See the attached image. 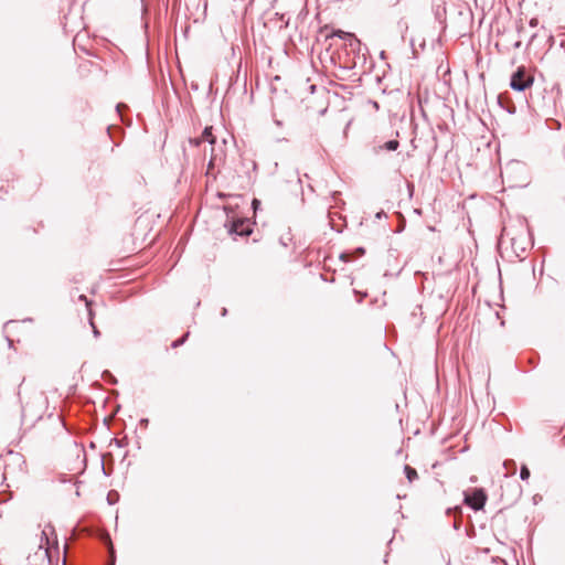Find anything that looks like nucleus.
Here are the masks:
<instances>
[{
	"label": "nucleus",
	"instance_id": "f3484780",
	"mask_svg": "<svg viewBox=\"0 0 565 565\" xmlns=\"http://www.w3.org/2000/svg\"><path fill=\"white\" fill-rule=\"evenodd\" d=\"M107 454L102 455V471L104 476L109 477L113 473V468L105 465Z\"/></svg>",
	"mask_w": 565,
	"mask_h": 565
},
{
	"label": "nucleus",
	"instance_id": "603ef678",
	"mask_svg": "<svg viewBox=\"0 0 565 565\" xmlns=\"http://www.w3.org/2000/svg\"><path fill=\"white\" fill-rule=\"evenodd\" d=\"M275 124H276L277 126H281V125H282V122H281L280 120H278V119H276V120H275Z\"/></svg>",
	"mask_w": 565,
	"mask_h": 565
},
{
	"label": "nucleus",
	"instance_id": "3c124183",
	"mask_svg": "<svg viewBox=\"0 0 565 565\" xmlns=\"http://www.w3.org/2000/svg\"><path fill=\"white\" fill-rule=\"evenodd\" d=\"M547 38H548V41H550V42H551V44H552V43H553V41H554L553 35H552V34H548V35H547Z\"/></svg>",
	"mask_w": 565,
	"mask_h": 565
},
{
	"label": "nucleus",
	"instance_id": "79ce46f5",
	"mask_svg": "<svg viewBox=\"0 0 565 565\" xmlns=\"http://www.w3.org/2000/svg\"><path fill=\"white\" fill-rule=\"evenodd\" d=\"M15 321L9 320L3 324V329L6 330L11 323H14Z\"/></svg>",
	"mask_w": 565,
	"mask_h": 565
},
{
	"label": "nucleus",
	"instance_id": "7c9ffc66",
	"mask_svg": "<svg viewBox=\"0 0 565 565\" xmlns=\"http://www.w3.org/2000/svg\"><path fill=\"white\" fill-rule=\"evenodd\" d=\"M139 425L146 428L149 425V418H146V417L140 418Z\"/></svg>",
	"mask_w": 565,
	"mask_h": 565
},
{
	"label": "nucleus",
	"instance_id": "6e6552de",
	"mask_svg": "<svg viewBox=\"0 0 565 565\" xmlns=\"http://www.w3.org/2000/svg\"><path fill=\"white\" fill-rule=\"evenodd\" d=\"M78 300L84 301L87 311V320L89 326H93L95 319V311L93 310V300H89L85 295H79Z\"/></svg>",
	"mask_w": 565,
	"mask_h": 565
},
{
	"label": "nucleus",
	"instance_id": "9b49d317",
	"mask_svg": "<svg viewBox=\"0 0 565 565\" xmlns=\"http://www.w3.org/2000/svg\"><path fill=\"white\" fill-rule=\"evenodd\" d=\"M73 454L76 458H82L83 469L86 468V454L83 447L78 446L76 441H73Z\"/></svg>",
	"mask_w": 565,
	"mask_h": 565
},
{
	"label": "nucleus",
	"instance_id": "393cba45",
	"mask_svg": "<svg viewBox=\"0 0 565 565\" xmlns=\"http://www.w3.org/2000/svg\"><path fill=\"white\" fill-rule=\"evenodd\" d=\"M460 512H461V508L459 505L451 507L446 510L447 515H456L457 513H460Z\"/></svg>",
	"mask_w": 565,
	"mask_h": 565
},
{
	"label": "nucleus",
	"instance_id": "473e14b6",
	"mask_svg": "<svg viewBox=\"0 0 565 565\" xmlns=\"http://www.w3.org/2000/svg\"><path fill=\"white\" fill-rule=\"evenodd\" d=\"M350 51L355 55V57L360 58L362 46L360 49H350Z\"/></svg>",
	"mask_w": 565,
	"mask_h": 565
},
{
	"label": "nucleus",
	"instance_id": "37998d69",
	"mask_svg": "<svg viewBox=\"0 0 565 565\" xmlns=\"http://www.w3.org/2000/svg\"><path fill=\"white\" fill-rule=\"evenodd\" d=\"M279 243L285 247L287 246V242L285 241L284 236L279 238Z\"/></svg>",
	"mask_w": 565,
	"mask_h": 565
},
{
	"label": "nucleus",
	"instance_id": "4c0bfd02",
	"mask_svg": "<svg viewBox=\"0 0 565 565\" xmlns=\"http://www.w3.org/2000/svg\"><path fill=\"white\" fill-rule=\"evenodd\" d=\"M539 21L536 18H533L530 20V26L535 28L537 25Z\"/></svg>",
	"mask_w": 565,
	"mask_h": 565
},
{
	"label": "nucleus",
	"instance_id": "412c9836",
	"mask_svg": "<svg viewBox=\"0 0 565 565\" xmlns=\"http://www.w3.org/2000/svg\"><path fill=\"white\" fill-rule=\"evenodd\" d=\"M102 377H103V380H104V381H107V382H109V383H116V379H115V376H114V375L111 374V372H110V371H108V370H105V371L103 372Z\"/></svg>",
	"mask_w": 565,
	"mask_h": 565
},
{
	"label": "nucleus",
	"instance_id": "6ab92c4d",
	"mask_svg": "<svg viewBox=\"0 0 565 565\" xmlns=\"http://www.w3.org/2000/svg\"><path fill=\"white\" fill-rule=\"evenodd\" d=\"M540 363V355L539 353L534 352L531 354V356L529 358V364L532 366V367H536Z\"/></svg>",
	"mask_w": 565,
	"mask_h": 565
},
{
	"label": "nucleus",
	"instance_id": "c9c22d12",
	"mask_svg": "<svg viewBox=\"0 0 565 565\" xmlns=\"http://www.w3.org/2000/svg\"><path fill=\"white\" fill-rule=\"evenodd\" d=\"M539 38V33H533L530 38L529 45L533 44L534 41Z\"/></svg>",
	"mask_w": 565,
	"mask_h": 565
},
{
	"label": "nucleus",
	"instance_id": "58836bf2",
	"mask_svg": "<svg viewBox=\"0 0 565 565\" xmlns=\"http://www.w3.org/2000/svg\"><path fill=\"white\" fill-rule=\"evenodd\" d=\"M216 157L212 154L210 161H209V169L212 168V166L215 163Z\"/></svg>",
	"mask_w": 565,
	"mask_h": 565
},
{
	"label": "nucleus",
	"instance_id": "c85d7f7f",
	"mask_svg": "<svg viewBox=\"0 0 565 565\" xmlns=\"http://www.w3.org/2000/svg\"><path fill=\"white\" fill-rule=\"evenodd\" d=\"M90 327H92L94 338L98 339L102 334L99 329L97 328V326L95 323H93V326H90Z\"/></svg>",
	"mask_w": 565,
	"mask_h": 565
},
{
	"label": "nucleus",
	"instance_id": "f03ea898",
	"mask_svg": "<svg viewBox=\"0 0 565 565\" xmlns=\"http://www.w3.org/2000/svg\"><path fill=\"white\" fill-rule=\"evenodd\" d=\"M488 493L483 488H470L463 491V503L473 511L483 510Z\"/></svg>",
	"mask_w": 565,
	"mask_h": 565
},
{
	"label": "nucleus",
	"instance_id": "de8ad7c7",
	"mask_svg": "<svg viewBox=\"0 0 565 565\" xmlns=\"http://www.w3.org/2000/svg\"><path fill=\"white\" fill-rule=\"evenodd\" d=\"M436 3H445L446 4V1L445 0H433V6Z\"/></svg>",
	"mask_w": 565,
	"mask_h": 565
},
{
	"label": "nucleus",
	"instance_id": "cd10ccee",
	"mask_svg": "<svg viewBox=\"0 0 565 565\" xmlns=\"http://www.w3.org/2000/svg\"><path fill=\"white\" fill-rule=\"evenodd\" d=\"M109 557H110L109 565H115V551L110 543H109Z\"/></svg>",
	"mask_w": 565,
	"mask_h": 565
},
{
	"label": "nucleus",
	"instance_id": "aec40b11",
	"mask_svg": "<svg viewBox=\"0 0 565 565\" xmlns=\"http://www.w3.org/2000/svg\"><path fill=\"white\" fill-rule=\"evenodd\" d=\"M353 294L355 296L356 302H359V303H361L364 300V298L367 297L366 291H360V290L353 289Z\"/></svg>",
	"mask_w": 565,
	"mask_h": 565
},
{
	"label": "nucleus",
	"instance_id": "2f4dec72",
	"mask_svg": "<svg viewBox=\"0 0 565 565\" xmlns=\"http://www.w3.org/2000/svg\"><path fill=\"white\" fill-rule=\"evenodd\" d=\"M401 0H385V3L390 7H395L399 3Z\"/></svg>",
	"mask_w": 565,
	"mask_h": 565
},
{
	"label": "nucleus",
	"instance_id": "864d4df0",
	"mask_svg": "<svg viewBox=\"0 0 565 565\" xmlns=\"http://www.w3.org/2000/svg\"><path fill=\"white\" fill-rule=\"evenodd\" d=\"M556 126H557V129L561 128V122L559 121H555Z\"/></svg>",
	"mask_w": 565,
	"mask_h": 565
},
{
	"label": "nucleus",
	"instance_id": "6e6d98bb",
	"mask_svg": "<svg viewBox=\"0 0 565 565\" xmlns=\"http://www.w3.org/2000/svg\"><path fill=\"white\" fill-rule=\"evenodd\" d=\"M561 46L565 49V41H562Z\"/></svg>",
	"mask_w": 565,
	"mask_h": 565
},
{
	"label": "nucleus",
	"instance_id": "a878e982",
	"mask_svg": "<svg viewBox=\"0 0 565 565\" xmlns=\"http://www.w3.org/2000/svg\"><path fill=\"white\" fill-rule=\"evenodd\" d=\"M503 466H504L505 469H512L513 473L515 472L516 465H515L514 460H505L503 462Z\"/></svg>",
	"mask_w": 565,
	"mask_h": 565
},
{
	"label": "nucleus",
	"instance_id": "bf43d9fd",
	"mask_svg": "<svg viewBox=\"0 0 565 565\" xmlns=\"http://www.w3.org/2000/svg\"><path fill=\"white\" fill-rule=\"evenodd\" d=\"M55 548L58 550V542L55 541Z\"/></svg>",
	"mask_w": 565,
	"mask_h": 565
},
{
	"label": "nucleus",
	"instance_id": "2eb2a0df",
	"mask_svg": "<svg viewBox=\"0 0 565 565\" xmlns=\"http://www.w3.org/2000/svg\"><path fill=\"white\" fill-rule=\"evenodd\" d=\"M189 334H190V332L188 331V332H185L182 337H180V338L175 339V340L171 343V347H172L173 349H175V348H179V347L183 345V344L185 343V341L188 340Z\"/></svg>",
	"mask_w": 565,
	"mask_h": 565
},
{
	"label": "nucleus",
	"instance_id": "ddd939ff",
	"mask_svg": "<svg viewBox=\"0 0 565 565\" xmlns=\"http://www.w3.org/2000/svg\"><path fill=\"white\" fill-rule=\"evenodd\" d=\"M404 473H405V477L406 479L409 481V482H413L415 481L416 479H418V473H417V470L408 465H405L404 466Z\"/></svg>",
	"mask_w": 565,
	"mask_h": 565
},
{
	"label": "nucleus",
	"instance_id": "dca6fc26",
	"mask_svg": "<svg viewBox=\"0 0 565 565\" xmlns=\"http://www.w3.org/2000/svg\"><path fill=\"white\" fill-rule=\"evenodd\" d=\"M531 476V471L529 469V467L526 465H521L520 467V479L523 480V481H526L529 480Z\"/></svg>",
	"mask_w": 565,
	"mask_h": 565
},
{
	"label": "nucleus",
	"instance_id": "39448f33",
	"mask_svg": "<svg viewBox=\"0 0 565 565\" xmlns=\"http://www.w3.org/2000/svg\"><path fill=\"white\" fill-rule=\"evenodd\" d=\"M498 104L507 113L513 115L516 111V106L510 97L509 93H500L498 95Z\"/></svg>",
	"mask_w": 565,
	"mask_h": 565
},
{
	"label": "nucleus",
	"instance_id": "b1692460",
	"mask_svg": "<svg viewBox=\"0 0 565 565\" xmlns=\"http://www.w3.org/2000/svg\"><path fill=\"white\" fill-rule=\"evenodd\" d=\"M512 487H513L514 492H515V498H514V500H516V499H519V498L521 497L522 488H521L520 483H518L516 481H514V482L512 483Z\"/></svg>",
	"mask_w": 565,
	"mask_h": 565
},
{
	"label": "nucleus",
	"instance_id": "c03bdc74",
	"mask_svg": "<svg viewBox=\"0 0 565 565\" xmlns=\"http://www.w3.org/2000/svg\"><path fill=\"white\" fill-rule=\"evenodd\" d=\"M202 140H203V139L200 137L199 139H195V140L193 141V143H194L195 146H200V143L202 142Z\"/></svg>",
	"mask_w": 565,
	"mask_h": 565
},
{
	"label": "nucleus",
	"instance_id": "a18cd8bd",
	"mask_svg": "<svg viewBox=\"0 0 565 565\" xmlns=\"http://www.w3.org/2000/svg\"><path fill=\"white\" fill-rule=\"evenodd\" d=\"M42 535L45 537V544H46V545H49V544H50V541H49V539H47V536H46V532H45V531H43V532H42Z\"/></svg>",
	"mask_w": 565,
	"mask_h": 565
},
{
	"label": "nucleus",
	"instance_id": "f704fd0d",
	"mask_svg": "<svg viewBox=\"0 0 565 565\" xmlns=\"http://www.w3.org/2000/svg\"><path fill=\"white\" fill-rule=\"evenodd\" d=\"M113 441H114V443H115V445H116L117 447H119V448H121V447H124V446H125V443H124L122 440H120V439L115 438V439H113Z\"/></svg>",
	"mask_w": 565,
	"mask_h": 565
},
{
	"label": "nucleus",
	"instance_id": "4d7b16f0",
	"mask_svg": "<svg viewBox=\"0 0 565 565\" xmlns=\"http://www.w3.org/2000/svg\"><path fill=\"white\" fill-rule=\"evenodd\" d=\"M384 55H385V52H384V51H382V52H381V57H382V58H384Z\"/></svg>",
	"mask_w": 565,
	"mask_h": 565
},
{
	"label": "nucleus",
	"instance_id": "1a4fd4ad",
	"mask_svg": "<svg viewBox=\"0 0 565 565\" xmlns=\"http://www.w3.org/2000/svg\"><path fill=\"white\" fill-rule=\"evenodd\" d=\"M433 12L435 15L436 21H438L440 24L446 23V4L445 3H436L433 6Z\"/></svg>",
	"mask_w": 565,
	"mask_h": 565
},
{
	"label": "nucleus",
	"instance_id": "5fc2aeb1",
	"mask_svg": "<svg viewBox=\"0 0 565 565\" xmlns=\"http://www.w3.org/2000/svg\"><path fill=\"white\" fill-rule=\"evenodd\" d=\"M387 557H388V553H386V555L384 557V563H387Z\"/></svg>",
	"mask_w": 565,
	"mask_h": 565
},
{
	"label": "nucleus",
	"instance_id": "f8f14e48",
	"mask_svg": "<svg viewBox=\"0 0 565 565\" xmlns=\"http://www.w3.org/2000/svg\"><path fill=\"white\" fill-rule=\"evenodd\" d=\"M201 138L207 141L211 146H214L216 142V137L212 134V127H205L201 135Z\"/></svg>",
	"mask_w": 565,
	"mask_h": 565
},
{
	"label": "nucleus",
	"instance_id": "72a5a7b5",
	"mask_svg": "<svg viewBox=\"0 0 565 565\" xmlns=\"http://www.w3.org/2000/svg\"><path fill=\"white\" fill-rule=\"evenodd\" d=\"M460 526H461V521H460L459 519H456V520L454 521L452 527H454L456 531H458V530L460 529Z\"/></svg>",
	"mask_w": 565,
	"mask_h": 565
},
{
	"label": "nucleus",
	"instance_id": "9d476101",
	"mask_svg": "<svg viewBox=\"0 0 565 565\" xmlns=\"http://www.w3.org/2000/svg\"><path fill=\"white\" fill-rule=\"evenodd\" d=\"M399 147V141L397 139H390L387 141H385L384 143L380 145L379 147H376L374 150L375 152H379V151H388V152H393V151H396Z\"/></svg>",
	"mask_w": 565,
	"mask_h": 565
},
{
	"label": "nucleus",
	"instance_id": "423d86ee",
	"mask_svg": "<svg viewBox=\"0 0 565 565\" xmlns=\"http://www.w3.org/2000/svg\"><path fill=\"white\" fill-rule=\"evenodd\" d=\"M364 254H365V248L363 246H359L356 248L342 252L340 254V259L345 263L353 262L354 259L363 256Z\"/></svg>",
	"mask_w": 565,
	"mask_h": 565
},
{
	"label": "nucleus",
	"instance_id": "4be33fe9",
	"mask_svg": "<svg viewBox=\"0 0 565 565\" xmlns=\"http://www.w3.org/2000/svg\"><path fill=\"white\" fill-rule=\"evenodd\" d=\"M118 497L119 495L116 491H109L107 494L108 504H110V505L115 504L118 500Z\"/></svg>",
	"mask_w": 565,
	"mask_h": 565
},
{
	"label": "nucleus",
	"instance_id": "49530a36",
	"mask_svg": "<svg viewBox=\"0 0 565 565\" xmlns=\"http://www.w3.org/2000/svg\"><path fill=\"white\" fill-rule=\"evenodd\" d=\"M45 554H46V556L49 558V563L52 564V558L50 556L49 548L45 550Z\"/></svg>",
	"mask_w": 565,
	"mask_h": 565
},
{
	"label": "nucleus",
	"instance_id": "052dcab7",
	"mask_svg": "<svg viewBox=\"0 0 565 565\" xmlns=\"http://www.w3.org/2000/svg\"><path fill=\"white\" fill-rule=\"evenodd\" d=\"M0 518H2V511H0Z\"/></svg>",
	"mask_w": 565,
	"mask_h": 565
},
{
	"label": "nucleus",
	"instance_id": "4468645a",
	"mask_svg": "<svg viewBox=\"0 0 565 565\" xmlns=\"http://www.w3.org/2000/svg\"><path fill=\"white\" fill-rule=\"evenodd\" d=\"M397 29L401 32L402 39L404 40L405 39V34H406V32L408 30V24H407V22L405 21L404 18H401L397 21Z\"/></svg>",
	"mask_w": 565,
	"mask_h": 565
},
{
	"label": "nucleus",
	"instance_id": "c756f323",
	"mask_svg": "<svg viewBox=\"0 0 565 565\" xmlns=\"http://www.w3.org/2000/svg\"><path fill=\"white\" fill-rule=\"evenodd\" d=\"M386 216H387V215H386V213H385V211H384V210H381V211H379V212L375 214V218H376V220H381V218L386 217Z\"/></svg>",
	"mask_w": 565,
	"mask_h": 565
},
{
	"label": "nucleus",
	"instance_id": "a211bd4d",
	"mask_svg": "<svg viewBox=\"0 0 565 565\" xmlns=\"http://www.w3.org/2000/svg\"><path fill=\"white\" fill-rule=\"evenodd\" d=\"M125 110H129V107H128V105H127V104H125V103H118V104L116 105V113L120 116V118H121V120H122L124 122H125V118H124V116H122V113H124Z\"/></svg>",
	"mask_w": 565,
	"mask_h": 565
},
{
	"label": "nucleus",
	"instance_id": "13d9d810",
	"mask_svg": "<svg viewBox=\"0 0 565 565\" xmlns=\"http://www.w3.org/2000/svg\"><path fill=\"white\" fill-rule=\"evenodd\" d=\"M61 482H66V478L65 477L61 478Z\"/></svg>",
	"mask_w": 565,
	"mask_h": 565
},
{
	"label": "nucleus",
	"instance_id": "7ed1b4c3",
	"mask_svg": "<svg viewBox=\"0 0 565 565\" xmlns=\"http://www.w3.org/2000/svg\"><path fill=\"white\" fill-rule=\"evenodd\" d=\"M533 82V76L524 66H519L510 76V87L515 92L526 90Z\"/></svg>",
	"mask_w": 565,
	"mask_h": 565
},
{
	"label": "nucleus",
	"instance_id": "8fccbe9b",
	"mask_svg": "<svg viewBox=\"0 0 565 565\" xmlns=\"http://www.w3.org/2000/svg\"><path fill=\"white\" fill-rule=\"evenodd\" d=\"M355 65H356V62H353V64H352V65H349V66H347L345 68L351 70V68H354V67H355Z\"/></svg>",
	"mask_w": 565,
	"mask_h": 565
},
{
	"label": "nucleus",
	"instance_id": "a19ab883",
	"mask_svg": "<svg viewBox=\"0 0 565 565\" xmlns=\"http://www.w3.org/2000/svg\"><path fill=\"white\" fill-rule=\"evenodd\" d=\"M409 44L412 46L413 55H414V57H416V51H415V47H414V39H411Z\"/></svg>",
	"mask_w": 565,
	"mask_h": 565
},
{
	"label": "nucleus",
	"instance_id": "09e8293b",
	"mask_svg": "<svg viewBox=\"0 0 565 565\" xmlns=\"http://www.w3.org/2000/svg\"><path fill=\"white\" fill-rule=\"evenodd\" d=\"M521 44H522V43H521V41H518V42H515V43H514V47H515V49H520V47H521Z\"/></svg>",
	"mask_w": 565,
	"mask_h": 565
},
{
	"label": "nucleus",
	"instance_id": "f257e3e1",
	"mask_svg": "<svg viewBox=\"0 0 565 565\" xmlns=\"http://www.w3.org/2000/svg\"><path fill=\"white\" fill-rule=\"evenodd\" d=\"M226 212V221L224 223V227L227 231V234L232 236L234 239L238 237H248L253 233L254 223L246 216L238 215L237 213L231 211L228 206L225 209Z\"/></svg>",
	"mask_w": 565,
	"mask_h": 565
},
{
	"label": "nucleus",
	"instance_id": "bb28decb",
	"mask_svg": "<svg viewBox=\"0 0 565 565\" xmlns=\"http://www.w3.org/2000/svg\"><path fill=\"white\" fill-rule=\"evenodd\" d=\"M339 196H340V192H338V191L332 192V199L337 202L338 206L342 207L345 203L342 200H338Z\"/></svg>",
	"mask_w": 565,
	"mask_h": 565
},
{
	"label": "nucleus",
	"instance_id": "5701e85b",
	"mask_svg": "<svg viewBox=\"0 0 565 565\" xmlns=\"http://www.w3.org/2000/svg\"><path fill=\"white\" fill-rule=\"evenodd\" d=\"M260 206H262V201L259 199L254 198L250 203L252 210L254 212H257L258 210H260Z\"/></svg>",
	"mask_w": 565,
	"mask_h": 565
},
{
	"label": "nucleus",
	"instance_id": "0eeeda50",
	"mask_svg": "<svg viewBox=\"0 0 565 565\" xmlns=\"http://www.w3.org/2000/svg\"><path fill=\"white\" fill-rule=\"evenodd\" d=\"M106 131L109 139L114 142L115 146L118 147L124 137V131L119 127L114 125L107 126Z\"/></svg>",
	"mask_w": 565,
	"mask_h": 565
},
{
	"label": "nucleus",
	"instance_id": "ea45409f",
	"mask_svg": "<svg viewBox=\"0 0 565 565\" xmlns=\"http://www.w3.org/2000/svg\"><path fill=\"white\" fill-rule=\"evenodd\" d=\"M220 313H221V316H222V317H226V316L228 315V310H227V308L223 307V308L221 309V312H220Z\"/></svg>",
	"mask_w": 565,
	"mask_h": 565
},
{
	"label": "nucleus",
	"instance_id": "20e7f679",
	"mask_svg": "<svg viewBox=\"0 0 565 565\" xmlns=\"http://www.w3.org/2000/svg\"><path fill=\"white\" fill-rule=\"evenodd\" d=\"M330 36L343 40L349 49H360L361 41L354 33L343 31L341 29H333Z\"/></svg>",
	"mask_w": 565,
	"mask_h": 565
},
{
	"label": "nucleus",
	"instance_id": "e433bc0d",
	"mask_svg": "<svg viewBox=\"0 0 565 565\" xmlns=\"http://www.w3.org/2000/svg\"><path fill=\"white\" fill-rule=\"evenodd\" d=\"M6 340L8 342V347L10 349H13V340L9 335H6Z\"/></svg>",
	"mask_w": 565,
	"mask_h": 565
}]
</instances>
